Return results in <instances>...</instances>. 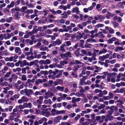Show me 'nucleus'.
I'll use <instances>...</instances> for the list:
<instances>
[{
  "label": "nucleus",
  "instance_id": "obj_1",
  "mask_svg": "<svg viewBox=\"0 0 125 125\" xmlns=\"http://www.w3.org/2000/svg\"><path fill=\"white\" fill-rule=\"evenodd\" d=\"M61 57L63 58L67 59L68 58H70L71 57V53L69 52H67L64 54H61L60 55Z\"/></svg>",
  "mask_w": 125,
  "mask_h": 125
},
{
  "label": "nucleus",
  "instance_id": "obj_2",
  "mask_svg": "<svg viewBox=\"0 0 125 125\" xmlns=\"http://www.w3.org/2000/svg\"><path fill=\"white\" fill-rule=\"evenodd\" d=\"M29 98L23 96L21 98L18 100V103L19 104H22L23 102H27L29 101Z\"/></svg>",
  "mask_w": 125,
  "mask_h": 125
},
{
  "label": "nucleus",
  "instance_id": "obj_3",
  "mask_svg": "<svg viewBox=\"0 0 125 125\" xmlns=\"http://www.w3.org/2000/svg\"><path fill=\"white\" fill-rule=\"evenodd\" d=\"M47 109H44L42 108V111L41 112V114L42 115H44L47 117H48L50 115V112L47 111Z\"/></svg>",
  "mask_w": 125,
  "mask_h": 125
},
{
  "label": "nucleus",
  "instance_id": "obj_4",
  "mask_svg": "<svg viewBox=\"0 0 125 125\" xmlns=\"http://www.w3.org/2000/svg\"><path fill=\"white\" fill-rule=\"evenodd\" d=\"M94 18L96 20H99L100 21H101L104 20L105 17L101 15H98L97 16H95Z\"/></svg>",
  "mask_w": 125,
  "mask_h": 125
},
{
  "label": "nucleus",
  "instance_id": "obj_5",
  "mask_svg": "<svg viewBox=\"0 0 125 125\" xmlns=\"http://www.w3.org/2000/svg\"><path fill=\"white\" fill-rule=\"evenodd\" d=\"M49 68V66L47 65H45L43 66L41 65L39 66V65H38V66L36 68V70H40V69H43L44 68H45V69H48Z\"/></svg>",
  "mask_w": 125,
  "mask_h": 125
},
{
  "label": "nucleus",
  "instance_id": "obj_6",
  "mask_svg": "<svg viewBox=\"0 0 125 125\" xmlns=\"http://www.w3.org/2000/svg\"><path fill=\"white\" fill-rule=\"evenodd\" d=\"M62 117L60 115H59L56 117L54 118V122L55 123H57L58 122H60V120L62 119Z\"/></svg>",
  "mask_w": 125,
  "mask_h": 125
},
{
  "label": "nucleus",
  "instance_id": "obj_7",
  "mask_svg": "<svg viewBox=\"0 0 125 125\" xmlns=\"http://www.w3.org/2000/svg\"><path fill=\"white\" fill-rule=\"evenodd\" d=\"M105 29L109 31V33L111 34H113L114 33V30L112 28L108 26H106Z\"/></svg>",
  "mask_w": 125,
  "mask_h": 125
},
{
  "label": "nucleus",
  "instance_id": "obj_8",
  "mask_svg": "<svg viewBox=\"0 0 125 125\" xmlns=\"http://www.w3.org/2000/svg\"><path fill=\"white\" fill-rule=\"evenodd\" d=\"M72 12L74 13L75 12L77 14H79L80 11L79 10V8L77 7H75L73 8L72 10Z\"/></svg>",
  "mask_w": 125,
  "mask_h": 125
},
{
  "label": "nucleus",
  "instance_id": "obj_9",
  "mask_svg": "<svg viewBox=\"0 0 125 125\" xmlns=\"http://www.w3.org/2000/svg\"><path fill=\"white\" fill-rule=\"evenodd\" d=\"M15 52L16 53H17L19 54H21V51L20 48L18 47H15Z\"/></svg>",
  "mask_w": 125,
  "mask_h": 125
},
{
  "label": "nucleus",
  "instance_id": "obj_10",
  "mask_svg": "<svg viewBox=\"0 0 125 125\" xmlns=\"http://www.w3.org/2000/svg\"><path fill=\"white\" fill-rule=\"evenodd\" d=\"M32 91L31 89L28 90L27 89V90L25 93V95H27L28 97H30V95H31L32 93Z\"/></svg>",
  "mask_w": 125,
  "mask_h": 125
},
{
  "label": "nucleus",
  "instance_id": "obj_11",
  "mask_svg": "<svg viewBox=\"0 0 125 125\" xmlns=\"http://www.w3.org/2000/svg\"><path fill=\"white\" fill-rule=\"evenodd\" d=\"M14 2L13 1H11L10 4H8L7 6V7L10 9L11 8L13 7L15 5Z\"/></svg>",
  "mask_w": 125,
  "mask_h": 125
},
{
  "label": "nucleus",
  "instance_id": "obj_12",
  "mask_svg": "<svg viewBox=\"0 0 125 125\" xmlns=\"http://www.w3.org/2000/svg\"><path fill=\"white\" fill-rule=\"evenodd\" d=\"M116 38L115 37H113L112 38L108 40L107 41V42L109 44L113 42H114L116 40Z\"/></svg>",
  "mask_w": 125,
  "mask_h": 125
},
{
  "label": "nucleus",
  "instance_id": "obj_13",
  "mask_svg": "<svg viewBox=\"0 0 125 125\" xmlns=\"http://www.w3.org/2000/svg\"><path fill=\"white\" fill-rule=\"evenodd\" d=\"M27 7L26 6H23L20 9V11H21L22 12L26 13V10H27Z\"/></svg>",
  "mask_w": 125,
  "mask_h": 125
},
{
  "label": "nucleus",
  "instance_id": "obj_14",
  "mask_svg": "<svg viewBox=\"0 0 125 125\" xmlns=\"http://www.w3.org/2000/svg\"><path fill=\"white\" fill-rule=\"evenodd\" d=\"M32 35V32L30 31L27 33L26 34L24 35V37L25 38H28L30 36H31Z\"/></svg>",
  "mask_w": 125,
  "mask_h": 125
},
{
  "label": "nucleus",
  "instance_id": "obj_15",
  "mask_svg": "<svg viewBox=\"0 0 125 125\" xmlns=\"http://www.w3.org/2000/svg\"><path fill=\"white\" fill-rule=\"evenodd\" d=\"M81 63H82L80 61H78L77 60L73 61V62H70L71 64H81Z\"/></svg>",
  "mask_w": 125,
  "mask_h": 125
},
{
  "label": "nucleus",
  "instance_id": "obj_16",
  "mask_svg": "<svg viewBox=\"0 0 125 125\" xmlns=\"http://www.w3.org/2000/svg\"><path fill=\"white\" fill-rule=\"evenodd\" d=\"M4 38L5 40L9 39L10 38V34L9 33L4 34Z\"/></svg>",
  "mask_w": 125,
  "mask_h": 125
},
{
  "label": "nucleus",
  "instance_id": "obj_17",
  "mask_svg": "<svg viewBox=\"0 0 125 125\" xmlns=\"http://www.w3.org/2000/svg\"><path fill=\"white\" fill-rule=\"evenodd\" d=\"M63 45H65V46L68 47L71 45V43L70 41H65L64 42Z\"/></svg>",
  "mask_w": 125,
  "mask_h": 125
},
{
  "label": "nucleus",
  "instance_id": "obj_18",
  "mask_svg": "<svg viewBox=\"0 0 125 125\" xmlns=\"http://www.w3.org/2000/svg\"><path fill=\"white\" fill-rule=\"evenodd\" d=\"M107 50L105 48H103L99 52V54H101L103 53H105L107 52Z\"/></svg>",
  "mask_w": 125,
  "mask_h": 125
},
{
  "label": "nucleus",
  "instance_id": "obj_19",
  "mask_svg": "<svg viewBox=\"0 0 125 125\" xmlns=\"http://www.w3.org/2000/svg\"><path fill=\"white\" fill-rule=\"evenodd\" d=\"M53 49L54 50L53 51L52 53L54 55H56L57 54V50L58 49V48L57 47H54L53 48Z\"/></svg>",
  "mask_w": 125,
  "mask_h": 125
},
{
  "label": "nucleus",
  "instance_id": "obj_20",
  "mask_svg": "<svg viewBox=\"0 0 125 125\" xmlns=\"http://www.w3.org/2000/svg\"><path fill=\"white\" fill-rule=\"evenodd\" d=\"M124 49L122 47H117L115 50L116 52H118L120 51L123 50Z\"/></svg>",
  "mask_w": 125,
  "mask_h": 125
},
{
  "label": "nucleus",
  "instance_id": "obj_21",
  "mask_svg": "<svg viewBox=\"0 0 125 125\" xmlns=\"http://www.w3.org/2000/svg\"><path fill=\"white\" fill-rule=\"evenodd\" d=\"M65 113V112L64 110H62L60 111L57 110L56 115H58L62 114H63Z\"/></svg>",
  "mask_w": 125,
  "mask_h": 125
},
{
  "label": "nucleus",
  "instance_id": "obj_22",
  "mask_svg": "<svg viewBox=\"0 0 125 125\" xmlns=\"http://www.w3.org/2000/svg\"><path fill=\"white\" fill-rule=\"evenodd\" d=\"M19 15H20V13L18 12H17L15 14L14 17L15 19L19 20L20 18Z\"/></svg>",
  "mask_w": 125,
  "mask_h": 125
},
{
  "label": "nucleus",
  "instance_id": "obj_23",
  "mask_svg": "<svg viewBox=\"0 0 125 125\" xmlns=\"http://www.w3.org/2000/svg\"><path fill=\"white\" fill-rule=\"evenodd\" d=\"M56 89L62 92L64 90V88L63 87L59 86H58L57 87Z\"/></svg>",
  "mask_w": 125,
  "mask_h": 125
},
{
  "label": "nucleus",
  "instance_id": "obj_24",
  "mask_svg": "<svg viewBox=\"0 0 125 125\" xmlns=\"http://www.w3.org/2000/svg\"><path fill=\"white\" fill-rule=\"evenodd\" d=\"M13 19V18L12 17H10L6 19V21L8 23L11 22V20Z\"/></svg>",
  "mask_w": 125,
  "mask_h": 125
},
{
  "label": "nucleus",
  "instance_id": "obj_25",
  "mask_svg": "<svg viewBox=\"0 0 125 125\" xmlns=\"http://www.w3.org/2000/svg\"><path fill=\"white\" fill-rule=\"evenodd\" d=\"M33 62L34 65L36 67L35 68H36L38 66V64H37L39 63V61L38 60H35L33 61Z\"/></svg>",
  "mask_w": 125,
  "mask_h": 125
},
{
  "label": "nucleus",
  "instance_id": "obj_26",
  "mask_svg": "<svg viewBox=\"0 0 125 125\" xmlns=\"http://www.w3.org/2000/svg\"><path fill=\"white\" fill-rule=\"evenodd\" d=\"M57 110L54 109H52L51 111L52 115L53 116H54L56 114Z\"/></svg>",
  "mask_w": 125,
  "mask_h": 125
},
{
  "label": "nucleus",
  "instance_id": "obj_27",
  "mask_svg": "<svg viewBox=\"0 0 125 125\" xmlns=\"http://www.w3.org/2000/svg\"><path fill=\"white\" fill-rule=\"evenodd\" d=\"M6 64L8 66L12 68L14 66V63L12 62H8Z\"/></svg>",
  "mask_w": 125,
  "mask_h": 125
},
{
  "label": "nucleus",
  "instance_id": "obj_28",
  "mask_svg": "<svg viewBox=\"0 0 125 125\" xmlns=\"http://www.w3.org/2000/svg\"><path fill=\"white\" fill-rule=\"evenodd\" d=\"M56 67H57V64L54 63H53L52 64H50L49 66V67L51 69H52L53 68H55Z\"/></svg>",
  "mask_w": 125,
  "mask_h": 125
},
{
  "label": "nucleus",
  "instance_id": "obj_29",
  "mask_svg": "<svg viewBox=\"0 0 125 125\" xmlns=\"http://www.w3.org/2000/svg\"><path fill=\"white\" fill-rule=\"evenodd\" d=\"M47 47H44L43 45H42L40 48V50L42 51H45L46 49H47Z\"/></svg>",
  "mask_w": 125,
  "mask_h": 125
},
{
  "label": "nucleus",
  "instance_id": "obj_30",
  "mask_svg": "<svg viewBox=\"0 0 125 125\" xmlns=\"http://www.w3.org/2000/svg\"><path fill=\"white\" fill-rule=\"evenodd\" d=\"M16 108L18 110H19V109H24L23 105H22L21 104L19 105H18L16 106Z\"/></svg>",
  "mask_w": 125,
  "mask_h": 125
},
{
  "label": "nucleus",
  "instance_id": "obj_31",
  "mask_svg": "<svg viewBox=\"0 0 125 125\" xmlns=\"http://www.w3.org/2000/svg\"><path fill=\"white\" fill-rule=\"evenodd\" d=\"M68 63V62L66 61H61L60 63L62 64V65H64L65 64H67Z\"/></svg>",
  "mask_w": 125,
  "mask_h": 125
},
{
  "label": "nucleus",
  "instance_id": "obj_32",
  "mask_svg": "<svg viewBox=\"0 0 125 125\" xmlns=\"http://www.w3.org/2000/svg\"><path fill=\"white\" fill-rule=\"evenodd\" d=\"M64 46H65V45L63 44L61 45L60 46V50L63 52H65V50L63 48Z\"/></svg>",
  "mask_w": 125,
  "mask_h": 125
},
{
  "label": "nucleus",
  "instance_id": "obj_33",
  "mask_svg": "<svg viewBox=\"0 0 125 125\" xmlns=\"http://www.w3.org/2000/svg\"><path fill=\"white\" fill-rule=\"evenodd\" d=\"M49 91L45 92V95L44 96V98L47 99L49 97Z\"/></svg>",
  "mask_w": 125,
  "mask_h": 125
},
{
  "label": "nucleus",
  "instance_id": "obj_34",
  "mask_svg": "<svg viewBox=\"0 0 125 125\" xmlns=\"http://www.w3.org/2000/svg\"><path fill=\"white\" fill-rule=\"evenodd\" d=\"M84 18V19H86L87 18H88V19H90V20H92L93 19V18L91 16H89L87 15H85L83 16Z\"/></svg>",
  "mask_w": 125,
  "mask_h": 125
},
{
  "label": "nucleus",
  "instance_id": "obj_35",
  "mask_svg": "<svg viewBox=\"0 0 125 125\" xmlns=\"http://www.w3.org/2000/svg\"><path fill=\"white\" fill-rule=\"evenodd\" d=\"M21 79L23 81H26L27 80L26 76L24 75H22L21 76Z\"/></svg>",
  "mask_w": 125,
  "mask_h": 125
},
{
  "label": "nucleus",
  "instance_id": "obj_36",
  "mask_svg": "<svg viewBox=\"0 0 125 125\" xmlns=\"http://www.w3.org/2000/svg\"><path fill=\"white\" fill-rule=\"evenodd\" d=\"M33 10H32L27 9L26 10V13L28 14H31L33 12Z\"/></svg>",
  "mask_w": 125,
  "mask_h": 125
},
{
  "label": "nucleus",
  "instance_id": "obj_37",
  "mask_svg": "<svg viewBox=\"0 0 125 125\" xmlns=\"http://www.w3.org/2000/svg\"><path fill=\"white\" fill-rule=\"evenodd\" d=\"M26 90L27 89L26 88L24 90H21L20 92V94L22 95L24 94L25 93Z\"/></svg>",
  "mask_w": 125,
  "mask_h": 125
},
{
  "label": "nucleus",
  "instance_id": "obj_38",
  "mask_svg": "<svg viewBox=\"0 0 125 125\" xmlns=\"http://www.w3.org/2000/svg\"><path fill=\"white\" fill-rule=\"evenodd\" d=\"M42 43L45 45H48L49 44V42L45 40H41Z\"/></svg>",
  "mask_w": 125,
  "mask_h": 125
},
{
  "label": "nucleus",
  "instance_id": "obj_39",
  "mask_svg": "<svg viewBox=\"0 0 125 125\" xmlns=\"http://www.w3.org/2000/svg\"><path fill=\"white\" fill-rule=\"evenodd\" d=\"M107 117L110 121H111L113 119V116L109 115H107Z\"/></svg>",
  "mask_w": 125,
  "mask_h": 125
},
{
  "label": "nucleus",
  "instance_id": "obj_40",
  "mask_svg": "<svg viewBox=\"0 0 125 125\" xmlns=\"http://www.w3.org/2000/svg\"><path fill=\"white\" fill-rule=\"evenodd\" d=\"M31 69V67L28 66L26 67L23 68L22 69V70H26Z\"/></svg>",
  "mask_w": 125,
  "mask_h": 125
},
{
  "label": "nucleus",
  "instance_id": "obj_41",
  "mask_svg": "<svg viewBox=\"0 0 125 125\" xmlns=\"http://www.w3.org/2000/svg\"><path fill=\"white\" fill-rule=\"evenodd\" d=\"M80 115L79 114H77L74 118V119L75 121H77L80 118Z\"/></svg>",
  "mask_w": 125,
  "mask_h": 125
},
{
  "label": "nucleus",
  "instance_id": "obj_42",
  "mask_svg": "<svg viewBox=\"0 0 125 125\" xmlns=\"http://www.w3.org/2000/svg\"><path fill=\"white\" fill-rule=\"evenodd\" d=\"M39 64L41 65L45 64V61L44 60H41L39 61Z\"/></svg>",
  "mask_w": 125,
  "mask_h": 125
},
{
  "label": "nucleus",
  "instance_id": "obj_43",
  "mask_svg": "<svg viewBox=\"0 0 125 125\" xmlns=\"http://www.w3.org/2000/svg\"><path fill=\"white\" fill-rule=\"evenodd\" d=\"M92 45L90 44H86L85 45V47L86 48H91Z\"/></svg>",
  "mask_w": 125,
  "mask_h": 125
},
{
  "label": "nucleus",
  "instance_id": "obj_44",
  "mask_svg": "<svg viewBox=\"0 0 125 125\" xmlns=\"http://www.w3.org/2000/svg\"><path fill=\"white\" fill-rule=\"evenodd\" d=\"M38 31L37 29L33 28L31 32L32 34L36 33Z\"/></svg>",
  "mask_w": 125,
  "mask_h": 125
},
{
  "label": "nucleus",
  "instance_id": "obj_45",
  "mask_svg": "<svg viewBox=\"0 0 125 125\" xmlns=\"http://www.w3.org/2000/svg\"><path fill=\"white\" fill-rule=\"evenodd\" d=\"M45 61V64H49L51 63V61L49 59H47Z\"/></svg>",
  "mask_w": 125,
  "mask_h": 125
},
{
  "label": "nucleus",
  "instance_id": "obj_46",
  "mask_svg": "<svg viewBox=\"0 0 125 125\" xmlns=\"http://www.w3.org/2000/svg\"><path fill=\"white\" fill-rule=\"evenodd\" d=\"M61 125H70V124L68 122H62L61 123Z\"/></svg>",
  "mask_w": 125,
  "mask_h": 125
},
{
  "label": "nucleus",
  "instance_id": "obj_47",
  "mask_svg": "<svg viewBox=\"0 0 125 125\" xmlns=\"http://www.w3.org/2000/svg\"><path fill=\"white\" fill-rule=\"evenodd\" d=\"M56 41L57 45H59L62 43L61 41L59 39H57Z\"/></svg>",
  "mask_w": 125,
  "mask_h": 125
},
{
  "label": "nucleus",
  "instance_id": "obj_48",
  "mask_svg": "<svg viewBox=\"0 0 125 125\" xmlns=\"http://www.w3.org/2000/svg\"><path fill=\"white\" fill-rule=\"evenodd\" d=\"M43 12L45 13L44 14V15L45 16H46L48 12H49V10H43Z\"/></svg>",
  "mask_w": 125,
  "mask_h": 125
},
{
  "label": "nucleus",
  "instance_id": "obj_49",
  "mask_svg": "<svg viewBox=\"0 0 125 125\" xmlns=\"http://www.w3.org/2000/svg\"><path fill=\"white\" fill-rule=\"evenodd\" d=\"M3 11L6 13H8L9 12V10L7 9L6 8L4 9L3 10Z\"/></svg>",
  "mask_w": 125,
  "mask_h": 125
},
{
  "label": "nucleus",
  "instance_id": "obj_50",
  "mask_svg": "<svg viewBox=\"0 0 125 125\" xmlns=\"http://www.w3.org/2000/svg\"><path fill=\"white\" fill-rule=\"evenodd\" d=\"M103 99L104 100H108L110 99H111L110 97L109 96H104L103 97Z\"/></svg>",
  "mask_w": 125,
  "mask_h": 125
},
{
  "label": "nucleus",
  "instance_id": "obj_51",
  "mask_svg": "<svg viewBox=\"0 0 125 125\" xmlns=\"http://www.w3.org/2000/svg\"><path fill=\"white\" fill-rule=\"evenodd\" d=\"M105 106L104 104H101L98 107V108L100 109H101L103 108H104Z\"/></svg>",
  "mask_w": 125,
  "mask_h": 125
},
{
  "label": "nucleus",
  "instance_id": "obj_52",
  "mask_svg": "<svg viewBox=\"0 0 125 125\" xmlns=\"http://www.w3.org/2000/svg\"><path fill=\"white\" fill-rule=\"evenodd\" d=\"M80 84L81 85H83V82H84V80L83 78L80 79Z\"/></svg>",
  "mask_w": 125,
  "mask_h": 125
},
{
  "label": "nucleus",
  "instance_id": "obj_53",
  "mask_svg": "<svg viewBox=\"0 0 125 125\" xmlns=\"http://www.w3.org/2000/svg\"><path fill=\"white\" fill-rule=\"evenodd\" d=\"M41 45V43L40 42H38L37 43V44L36 45H35L34 46V47L37 48H38V46H39Z\"/></svg>",
  "mask_w": 125,
  "mask_h": 125
},
{
  "label": "nucleus",
  "instance_id": "obj_54",
  "mask_svg": "<svg viewBox=\"0 0 125 125\" xmlns=\"http://www.w3.org/2000/svg\"><path fill=\"white\" fill-rule=\"evenodd\" d=\"M87 97L89 99H91L93 98V95L92 94H88L87 95Z\"/></svg>",
  "mask_w": 125,
  "mask_h": 125
},
{
  "label": "nucleus",
  "instance_id": "obj_55",
  "mask_svg": "<svg viewBox=\"0 0 125 125\" xmlns=\"http://www.w3.org/2000/svg\"><path fill=\"white\" fill-rule=\"evenodd\" d=\"M108 78H107V80L109 82L110 80V78L111 77V74H108L107 75Z\"/></svg>",
  "mask_w": 125,
  "mask_h": 125
},
{
  "label": "nucleus",
  "instance_id": "obj_56",
  "mask_svg": "<svg viewBox=\"0 0 125 125\" xmlns=\"http://www.w3.org/2000/svg\"><path fill=\"white\" fill-rule=\"evenodd\" d=\"M10 30L13 31H14L15 30V28L12 25H11L10 26Z\"/></svg>",
  "mask_w": 125,
  "mask_h": 125
},
{
  "label": "nucleus",
  "instance_id": "obj_57",
  "mask_svg": "<svg viewBox=\"0 0 125 125\" xmlns=\"http://www.w3.org/2000/svg\"><path fill=\"white\" fill-rule=\"evenodd\" d=\"M49 10L50 12H51L53 14H56V12L53 9H50Z\"/></svg>",
  "mask_w": 125,
  "mask_h": 125
},
{
  "label": "nucleus",
  "instance_id": "obj_58",
  "mask_svg": "<svg viewBox=\"0 0 125 125\" xmlns=\"http://www.w3.org/2000/svg\"><path fill=\"white\" fill-rule=\"evenodd\" d=\"M1 85L2 86H4V85L7 86L8 84L6 82H4L3 83H0Z\"/></svg>",
  "mask_w": 125,
  "mask_h": 125
},
{
  "label": "nucleus",
  "instance_id": "obj_59",
  "mask_svg": "<svg viewBox=\"0 0 125 125\" xmlns=\"http://www.w3.org/2000/svg\"><path fill=\"white\" fill-rule=\"evenodd\" d=\"M67 95L65 94H63L61 97L62 99H65V98L66 97Z\"/></svg>",
  "mask_w": 125,
  "mask_h": 125
},
{
  "label": "nucleus",
  "instance_id": "obj_60",
  "mask_svg": "<svg viewBox=\"0 0 125 125\" xmlns=\"http://www.w3.org/2000/svg\"><path fill=\"white\" fill-rule=\"evenodd\" d=\"M11 73L10 72L7 73L5 75V77H9L10 75L11 74Z\"/></svg>",
  "mask_w": 125,
  "mask_h": 125
},
{
  "label": "nucleus",
  "instance_id": "obj_61",
  "mask_svg": "<svg viewBox=\"0 0 125 125\" xmlns=\"http://www.w3.org/2000/svg\"><path fill=\"white\" fill-rule=\"evenodd\" d=\"M24 108H28V103H24L23 104Z\"/></svg>",
  "mask_w": 125,
  "mask_h": 125
},
{
  "label": "nucleus",
  "instance_id": "obj_62",
  "mask_svg": "<svg viewBox=\"0 0 125 125\" xmlns=\"http://www.w3.org/2000/svg\"><path fill=\"white\" fill-rule=\"evenodd\" d=\"M80 66L79 65H75L74 66V68L75 70H79V69L80 68Z\"/></svg>",
  "mask_w": 125,
  "mask_h": 125
},
{
  "label": "nucleus",
  "instance_id": "obj_63",
  "mask_svg": "<svg viewBox=\"0 0 125 125\" xmlns=\"http://www.w3.org/2000/svg\"><path fill=\"white\" fill-rule=\"evenodd\" d=\"M12 79H16L17 78V76L16 75L13 74L12 75Z\"/></svg>",
  "mask_w": 125,
  "mask_h": 125
},
{
  "label": "nucleus",
  "instance_id": "obj_64",
  "mask_svg": "<svg viewBox=\"0 0 125 125\" xmlns=\"http://www.w3.org/2000/svg\"><path fill=\"white\" fill-rule=\"evenodd\" d=\"M77 26L81 29H83V27L80 24H78L77 25Z\"/></svg>",
  "mask_w": 125,
  "mask_h": 125
}]
</instances>
